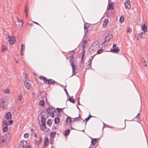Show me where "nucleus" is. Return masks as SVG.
I'll use <instances>...</instances> for the list:
<instances>
[{"mask_svg": "<svg viewBox=\"0 0 148 148\" xmlns=\"http://www.w3.org/2000/svg\"><path fill=\"white\" fill-rule=\"evenodd\" d=\"M39 78L41 80H43V82L49 85L51 84L53 85L55 83H57L56 82L52 79H47L45 77H43L42 76H40Z\"/></svg>", "mask_w": 148, "mask_h": 148, "instance_id": "obj_1", "label": "nucleus"}, {"mask_svg": "<svg viewBox=\"0 0 148 148\" xmlns=\"http://www.w3.org/2000/svg\"><path fill=\"white\" fill-rule=\"evenodd\" d=\"M106 38H105V40L104 41L102 42L101 45L104 44L107 45L108 43V42L112 38V35H109V34H106Z\"/></svg>", "mask_w": 148, "mask_h": 148, "instance_id": "obj_2", "label": "nucleus"}, {"mask_svg": "<svg viewBox=\"0 0 148 148\" xmlns=\"http://www.w3.org/2000/svg\"><path fill=\"white\" fill-rule=\"evenodd\" d=\"M116 45L114 44L113 45V49H110L111 52L114 53H118L120 51L118 47H116Z\"/></svg>", "mask_w": 148, "mask_h": 148, "instance_id": "obj_3", "label": "nucleus"}, {"mask_svg": "<svg viewBox=\"0 0 148 148\" xmlns=\"http://www.w3.org/2000/svg\"><path fill=\"white\" fill-rule=\"evenodd\" d=\"M130 0L126 1L125 3V8L129 10L131 8V6L130 4Z\"/></svg>", "mask_w": 148, "mask_h": 148, "instance_id": "obj_4", "label": "nucleus"}, {"mask_svg": "<svg viewBox=\"0 0 148 148\" xmlns=\"http://www.w3.org/2000/svg\"><path fill=\"white\" fill-rule=\"evenodd\" d=\"M8 38H10L8 40L9 43L10 44L12 45L15 42V38L14 37H10L9 36L8 37Z\"/></svg>", "mask_w": 148, "mask_h": 148, "instance_id": "obj_5", "label": "nucleus"}, {"mask_svg": "<svg viewBox=\"0 0 148 148\" xmlns=\"http://www.w3.org/2000/svg\"><path fill=\"white\" fill-rule=\"evenodd\" d=\"M47 112L48 114H50L51 112H56L55 109L54 108L49 107L47 109Z\"/></svg>", "mask_w": 148, "mask_h": 148, "instance_id": "obj_6", "label": "nucleus"}, {"mask_svg": "<svg viewBox=\"0 0 148 148\" xmlns=\"http://www.w3.org/2000/svg\"><path fill=\"white\" fill-rule=\"evenodd\" d=\"M40 129H42V131H44L46 132H48V130L49 129H47V130L46 125L45 124L44 121L43 122V123H42V126H41Z\"/></svg>", "mask_w": 148, "mask_h": 148, "instance_id": "obj_7", "label": "nucleus"}, {"mask_svg": "<svg viewBox=\"0 0 148 148\" xmlns=\"http://www.w3.org/2000/svg\"><path fill=\"white\" fill-rule=\"evenodd\" d=\"M24 84L25 87L27 89L29 90L31 88V86L30 83L26 82H24Z\"/></svg>", "mask_w": 148, "mask_h": 148, "instance_id": "obj_8", "label": "nucleus"}, {"mask_svg": "<svg viewBox=\"0 0 148 148\" xmlns=\"http://www.w3.org/2000/svg\"><path fill=\"white\" fill-rule=\"evenodd\" d=\"M12 115L10 112L6 113L5 115V117L6 119H11L12 118Z\"/></svg>", "mask_w": 148, "mask_h": 148, "instance_id": "obj_9", "label": "nucleus"}, {"mask_svg": "<svg viewBox=\"0 0 148 148\" xmlns=\"http://www.w3.org/2000/svg\"><path fill=\"white\" fill-rule=\"evenodd\" d=\"M49 142V141L48 138L47 137L45 138L44 144V146L45 147L48 146Z\"/></svg>", "mask_w": 148, "mask_h": 148, "instance_id": "obj_10", "label": "nucleus"}, {"mask_svg": "<svg viewBox=\"0 0 148 148\" xmlns=\"http://www.w3.org/2000/svg\"><path fill=\"white\" fill-rule=\"evenodd\" d=\"M4 101L3 100H1L0 101V107H2V108H4L6 106L4 104Z\"/></svg>", "mask_w": 148, "mask_h": 148, "instance_id": "obj_11", "label": "nucleus"}, {"mask_svg": "<svg viewBox=\"0 0 148 148\" xmlns=\"http://www.w3.org/2000/svg\"><path fill=\"white\" fill-rule=\"evenodd\" d=\"M108 20L107 19H105L103 21V24L102 25L103 27H105L107 25V24L108 23Z\"/></svg>", "mask_w": 148, "mask_h": 148, "instance_id": "obj_12", "label": "nucleus"}, {"mask_svg": "<svg viewBox=\"0 0 148 148\" xmlns=\"http://www.w3.org/2000/svg\"><path fill=\"white\" fill-rule=\"evenodd\" d=\"M73 54H71V56H70V59L69 60V61L71 64L72 63V62L73 63L75 62L74 61V57L73 56Z\"/></svg>", "mask_w": 148, "mask_h": 148, "instance_id": "obj_13", "label": "nucleus"}, {"mask_svg": "<svg viewBox=\"0 0 148 148\" xmlns=\"http://www.w3.org/2000/svg\"><path fill=\"white\" fill-rule=\"evenodd\" d=\"M114 8V6L112 3H110L109 4L108 7V9L110 10H112Z\"/></svg>", "mask_w": 148, "mask_h": 148, "instance_id": "obj_14", "label": "nucleus"}, {"mask_svg": "<svg viewBox=\"0 0 148 148\" xmlns=\"http://www.w3.org/2000/svg\"><path fill=\"white\" fill-rule=\"evenodd\" d=\"M70 130L69 129H68L64 131V135L65 136H66L69 135Z\"/></svg>", "mask_w": 148, "mask_h": 148, "instance_id": "obj_15", "label": "nucleus"}, {"mask_svg": "<svg viewBox=\"0 0 148 148\" xmlns=\"http://www.w3.org/2000/svg\"><path fill=\"white\" fill-rule=\"evenodd\" d=\"M142 29V30L144 31V32H147V27L145 25H144L143 26Z\"/></svg>", "mask_w": 148, "mask_h": 148, "instance_id": "obj_16", "label": "nucleus"}, {"mask_svg": "<svg viewBox=\"0 0 148 148\" xmlns=\"http://www.w3.org/2000/svg\"><path fill=\"white\" fill-rule=\"evenodd\" d=\"M97 142V139L96 138L93 139L91 141L92 144L93 145H95Z\"/></svg>", "mask_w": 148, "mask_h": 148, "instance_id": "obj_17", "label": "nucleus"}, {"mask_svg": "<svg viewBox=\"0 0 148 148\" xmlns=\"http://www.w3.org/2000/svg\"><path fill=\"white\" fill-rule=\"evenodd\" d=\"M25 8L24 11L26 14V17H27L28 16V13L27 12L28 10L27 9V6H26L25 7Z\"/></svg>", "mask_w": 148, "mask_h": 148, "instance_id": "obj_18", "label": "nucleus"}, {"mask_svg": "<svg viewBox=\"0 0 148 148\" xmlns=\"http://www.w3.org/2000/svg\"><path fill=\"white\" fill-rule=\"evenodd\" d=\"M40 106H43L44 105V101L43 100H42L40 101L39 103Z\"/></svg>", "mask_w": 148, "mask_h": 148, "instance_id": "obj_19", "label": "nucleus"}, {"mask_svg": "<svg viewBox=\"0 0 148 148\" xmlns=\"http://www.w3.org/2000/svg\"><path fill=\"white\" fill-rule=\"evenodd\" d=\"M51 120L49 119L47 122V125L49 126H50L52 124Z\"/></svg>", "mask_w": 148, "mask_h": 148, "instance_id": "obj_20", "label": "nucleus"}, {"mask_svg": "<svg viewBox=\"0 0 148 148\" xmlns=\"http://www.w3.org/2000/svg\"><path fill=\"white\" fill-rule=\"evenodd\" d=\"M55 123L58 124L59 123V119L58 117L54 119Z\"/></svg>", "mask_w": 148, "mask_h": 148, "instance_id": "obj_21", "label": "nucleus"}, {"mask_svg": "<svg viewBox=\"0 0 148 148\" xmlns=\"http://www.w3.org/2000/svg\"><path fill=\"white\" fill-rule=\"evenodd\" d=\"M76 67L74 68H73L72 69V73H73V74H72V75H74L76 73H77V72H76Z\"/></svg>", "mask_w": 148, "mask_h": 148, "instance_id": "obj_22", "label": "nucleus"}, {"mask_svg": "<svg viewBox=\"0 0 148 148\" xmlns=\"http://www.w3.org/2000/svg\"><path fill=\"white\" fill-rule=\"evenodd\" d=\"M86 43H87V42H86V40H84L83 42V44L82 45V47H83V48L85 47Z\"/></svg>", "mask_w": 148, "mask_h": 148, "instance_id": "obj_23", "label": "nucleus"}, {"mask_svg": "<svg viewBox=\"0 0 148 148\" xmlns=\"http://www.w3.org/2000/svg\"><path fill=\"white\" fill-rule=\"evenodd\" d=\"M124 17L122 16H121L120 17V19H119V21H120V23H123L124 21Z\"/></svg>", "mask_w": 148, "mask_h": 148, "instance_id": "obj_24", "label": "nucleus"}, {"mask_svg": "<svg viewBox=\"0 0 148 148\" xmlns=\"http://www.w3.org/2000/svg\"><path fill=\"white\" fill-rule=\"evenodd\" d=\"M41 121L42 122V123H43V122L44 121V122H45V121H46V119H44V116L43 115H42L41 116Z\"/></svg>", "mask_w": 148, "mask_h": 148, "instance_id": "obj_25", "label": "nucleus"}, {"mask_svg": "<svg viewBox=\"0 0 148 148\" xmlns=\"http://www.w3.org/2000/svg\"><path fill=\"white\" fill-rule=\"evenodd\" d=\"M8 130V127L7 126H5V127H3L2 131L3 132H6Z\"/></svg>", "mask_w": 148, "mask_h": 148, "instance_id": "obj_26", "label": "nucleus"}, {"mask_svg": "<svg viewBox=\"0 0 148 148\" xmlns=\"http://www.w3.org/2000/svg\"><path fill=\"white\" fill-rule=\"evenodd\" d=\"M25 46L23 44H22L21 45V52H22L23 50L25 49Z\"/></svg>", "mask_w": 148, "mask_h": 148, "instance_id": "obj_27", "label": "nucleus"}, {"mask_svg": "<svg viewBox=\"0 0 148 148\" xmlns=\"http://www.w3.org/2000/svg\"><path fill=\"white\" fill-rule=\"evenodd\" d=\"M71 120L70 118V117L67 118L66 119V124H67V123H68H68H70L71 122Z\"/></svg>", "mask_w": 148, "mask_h": 148, "instance_id": "obj_28", "label": "nucleus"}, {"mask_svg": "<svg viewBox=\"0 0 148 148\" xmlns=\"http://www.w3.org/2000/svg\"><path fill=\"white\" fill-rule=\"evenodd\" d=\"M56 132H51L50 134L51 136H53L56 135Z\"/></svg>", "mask_w": 148, "mask_h": 148, "instance_id": "obj_29", "label": "nucleus"}, {"mask_svg": "<svg viewBox=\"0 0 148 148\" xmlns=\"http://www.w3.org/2000/svg\"><path fill=\"white\" fill-rule=\"evenodd\" d=\"M80 114H79V116L78 117H77L74 118V121H79V120L78 119V118L80 117Z\"/></svg>", "mask_w": 148, "mask_h": 148, "instance_id": "obj_30", "label": "nucleus"}, {"mask_svg": "<svg viewBox=\"0 0 148 148\" xmlns=\"http://www.w3.org/2000/svg\"><path fill=\"white\" fill-rule=\"evenodd\" d=\"M69 101L73 103H74L75 102V101L74 99H73L72 98H71V97H70L69 98Z\"/></svg>", "mask_w": 148, "mask_h": 148, "instance_id": "obj_31", "label": "nucleus"}, {"mask_svg": "<svg viewBox=\"0 0 148 148\" xmlns=\"http://www.w3.org/2000/svg\"><path fill=\"white\" fill-rule=\"evenodd\" d=\"M21 147H22L23 148H25V145L24 144H19V145L18 148H20Z\"/></svg>", "mask_w": 148, "mask_h": 148, "instance_id": "obj_32", "label": "nucleus"}, {"mask_svg": "<svg viewBox=\"0 0 148 148\" xmlns=\"http://www.w3.org/2000/svg\"><path fill=\"white\" fill-rule=\"evenodd\" d=\"M103 50V49H100L98 50L97 51V53L99 54L101 53L102 52Z\"/></svg>", "mask_w": 148, "mask_h": 148, "instance_id": "obj_33", "label": "nucleus"}, {"mask_svg": "<svg viewBox=\"0 0 148 148\" xmlns=\"http://www.w3.org/2000/svg\"><path fill=\"white\" fill-rule=\"evenodd\" d=\"M92 117V116L91 115H89L88 117L85 119V120L86 121H88Z\"/></svg>", "mask_w": 148, "mask_h": 148, "instance_id": "obj_34", "label": "nucleus"}, {"mask_svg": "<svg viewBox=\"0 0 148 148\" xmlns=\"http://www.w3.org/2000/svg\"><path fill=\"white\" fill-rule=\"evenodd\" d=\"M17 20L18 22V23H21V25H22V26L23 24V22L19 18H18Z\"/></svg>", "mask_w": 148, "mask_h": 148, "instance_id": "obj_35", "label": "nucleus"}, {"mask_svg": "<svg viewBox=\"0 0 148 148\" xmlns=\"http://www.w3.org/2000/svg\"><path fill=\"white\" fill-rule=\"evenodd\" d=\"M23 98L22 96L21 95H19L18 97V100L19 101H21Z\"/></svg>", "mask_w": 148, "mask_h": 148, "instance_id": "obj_36", "label": "nucleus"}, {"mask_svg": "<svg viewBox=\"0 0 148 148\" xmlns=\"http://www.w3.org/2000/svg\"><path fill=\"white\" fill-rule=\"evenodd\" d=\"M71 64V66L72 67V69L73 68H74L76 67L75 66V62L73 63L72 62V63Z\"/></svg>", "mask_w": 148, "mask_h": 148, "instance_id": "obj_37", "label": "nucleus"}, {"mask_svg": "<svg viewBox=\"0 0 148 148\" xmlns=\"http://www.w3.org/2000/svg\"><path fill=\"white\" fill-rule=\"evenodd\" d=\"M141 62L142 63H145L146 62L144 58H142L141 59Z\"/></svg>", "mask_w": 148, "mask_h": 148, "instance_id": "obj_38", "label": "nucleus"}, {"mask_svg": "<svg viewBox=\"0 0 148 148\" xmlns=\"http://www.w3.org/2000/svg\"><path fill=\"white\" fill-rule=\"evenodd\" d=\"M84 56V53H83L82 56V58H81V63L82 64H83V62H84V60H84V58H83Z\"/></svg>", "mask_w": 148, "mask_h": 148, "instance_id": "obj_39", "label": "nucleus"}, {"mask_svg": "<svg viewBox=\"0 0 148 148\" xmlns=\"http://www.w3.org/2000/svg\"><path fill=\"white\" fill-rule=\"evenodd\" d=\"M50 114V115L51 116V117L53 118L54 117V114L53 112H51Z\"/></svg>", "mask_w": 148, "mask_h": 148, "instance_id": "obj_40", "label": "nucleus"}, {"mask_svg": "<svg viewBox=\"0 0 148 148\" xmlns=\"http://www.w3.org/2000/svg\"><path fill=\"white\" fill-rule=\"evenodd\" d=\"M143 32H141V33H140V34H139L140 37L142 38V39H143L144 38V37H143Z\"/></svg>", "mask_w": 148, "mask_h": 148, "instance_id": "obj_41", "label": "nucleus"}, {"mask_svg": "<svg viewBox=\"0 0 148 148\" xmlns=\"http://www.w3.org/2000/svg\"><path fill=\"white\" fill-rule=\"evenodd\" d=\"M62 108H56V110H57V111L58 112H60L62 111Z\"/></svg>", "mask_w": 148, "mask_h": 148, "instance_id": "obj_42", "label": "nucleus"}, {"mask_svg": "<svg viewBox=\"0 0 148 148\" xmlns=\"http://www.w3.org/2000/svg\"><path fill=\"white\" fill-rule=\"evenodd\" d=\"M91 59H90L88 60V65L90 66H91Z\"/></svg>", "mask_w": 148, "mask_h": 148, "instance_id": "obj_43", "label": "nucleus"}, {"mask_svg": "<svg viewBox=\"0 0 148 148\" xmlns=\"http://www.w3.org/2000/svg\"><path fill=\"white\" fill-rule=\"evenodd\" d=\"M4 92L5 93H9V89H7L5 90Z\"/></svg>", "mask_w": 148, "mask_h": 148, "instance_id": "obj_44", "label": "nucleus"}, {"mask_svg": "<svg viewBox=\"0 0 148 148\" xmlns=\"http://www.w3.org/2000/svg\"><path fill=\"white\" fill-rule=\"evenodd\" d=\"M6 49V48L4 47H2V51H5Z\"/></svg>", "mask_w": 148, "mask_h": 148, "instance_id": "obj_45", "label": "nucleus"}, {"mask_svg": "<svg viewBox=\"0 0 148 148\" xmlns=\"http://www.w3.org/2000/svg\"><path fill=\"white\" fill-rule=\"evenodd\" d=\"M28 134L27 133H25V134L24 135V137L25 138H28Z\"/></svg>", "mask_w": 148, "mask_h": 148, "instance_id": "obj_46", "label": "nucleus"}, {"mask_svg": "<svg viewBox=\"0 0 148 148\" xmlns=\"http://www.w3.org/2000/svg\"><path fill=\"white\" fill-rule=\"evenodd\" d=\"M132 30L130 28H127V32H131Z\"/></svg>", "mask_w": 148, "mask_h": 148, "instance_id": "obj_47", "label": "nucleus"}, {"mask_svg": "<svg viewBox=\"0 0 148 148\" xmlns=\"http://www.w3.org/2000/svg\"><path fill=\"white\" fill-rule=\"evenodd\" d=\"M39 140H40L39 141V143H40L42 142V137L40 136L39 137Z\"/></svg>", "mask_w": 148, "mask_h": 148, "instance_id": "obj_48", "label": "nucleus"}, {"mask_svg": "<svg viewBox=\"0 0 148 148\" xmlns=\"http://www.w3.org/2000/svg\"><path fill=\"white\" fill-rule=\"evenodd\" d=\"M13 121L12 120H11L10 121L9 123H10V125L12 124V123H13Z\"/></svg>", "mask_w": 148, "mask_h": 148, "instance_id": "obj_49", "label": "nucleus"}, {"mask_svg": "<svg viewBox=\"0 0 148 148\" xmlns=\"http://www.w3.org/2000/svg\"><path fill=\"white\" fill-rule=\"evenodd\" d=\"M140 114L139 113H138V114L136 116V118H138V119H139V118H140Z\"/></svg>", "mask_w": 148, "mask_h": 148, "instance_id": "obj_50", "label": "nucleus"}, {"mask_svg": "<svg viewBox=\"0 0 148 148\" xmlns=\"http://www.w3.org/2000/svg\"><path fill=\"white\" fill-rule=\"evenodd\" d=\"M25 148H31V147L29 145H27V146H25Z\"/></svg>", "mask_w": 148, "mask_h": 148, "instance_id": "obj_51", "label": "nucleus"}, {"mask_svg": "<svg viewBox=\"0 0 148 148\" xmlns=\"http://www.w3.org/2000/svg\"><path fill=\"white\" fill-rule=\"evenodd\" d=\"M33 23L37 25H40V26H41V25L39 24L38 23L36 22H35V21H33Z\"/></svg>", "mask_w": 148, "mask_h": 148, "instance_id": "obj_52", "label": "nucleus"}, {"mask_svg": "<svg viewBox=\"0 0 148 148\" xmlns=\"http://www.w3.org/2000/svg\"><path fill=\"white\" fill-rule=\"evenodd\" d=\"M64 91H65V92H66V95H68H68H69V94H68V92H67V90H66V89H64Z\"/></svg>", "mask_w": 148, "mask_h": 148, "instance_id": "obj_53", "label": "nucleus"}, {"mask_svg": "<svg viewBox=\"0 0 148 148\" xmlns=\"http://www.w3.org/2000/svg\"><path fill=\"white\" fill-rule=\"evenodd\" d=\"M56 126H54L53 127H52V129L53 130H54L55 129H56Z\"/></svg>", "mask_w": 148, "mask_h": 148, "instance_id": "obj_54", "label": "nucleus"}, {"mask_svg": "<svg viewBox=\"0 0 148 148\" xmlns=\"http://www.w3.org/2000/svg\"><path fill=\"white\" fill-rule=\"evenodd\" d=\"M28 24L29 25V24H30V26L31 27H32L33 26V23H32L31 24H29V23H28Z\"/></svg>", "mask_w": 148, "mask_h": 148, "instance_id": "obj_55", "label": "nucleus"}, {"mask_svg": "<svg viewBox=\"0 0 148 148\" xmlns=\"http://www.w3.org/2000/svg\"><path fill=\"white\" fill-rule=\"evenodd\" d=\"M143 65L145 66H147V64L145 63L143 64Z\"/></svg>", "mask_w": 148, "mask_h": 148, "instance_id": "obj_56", "label": "nucleus"}, {"mask_svg": "<svg viewBox=\"0 0 148 148\" xmlns=\"http://www.w3.org/2000/svg\"><path fill=\"white\" fill-rule=\"evenodd\" d=\"M34 136L35 137V138H37V135L36 134H34Z\"/></svg>", "mask_w": 148, "mask_h": 148, "instance_id": "obj_57", "label": "nucleus"}, {"mask_svg": "<svg viewBox=\"0 0 148 148\" xmlns=\"http://www.w3.org/2000/svg\"><path fill=\"white\" fill-rule=\"evenodd\" d=\"M23 141H24V140H21V141H20V143H21L22 144H23Z\"/></svg>", "mask_w": 148, "mask_h": 148, "instance_id": "obj_58", "label": "nucleus"}, {"mask_svg": "<svg viewBox=\"0 0 148 148\" xmlns=\"http://www.w3.org/2000/svg\"><path fill=\"white\" fill-rule=\"evenodd\" d=\"M95 55V54L93 56H91V58L90 59H91V60H92L93 58V57H94V56Z\"/></svg>", "mask_w": 148, "mask_h": 148, "instance_id": "obj_59", "label": "nucleus"}, {"mask_svg": "<svg viewBox=\"0 0 148 148\" xmlns=\"http://www.w3.org/2000/svg\"><path fill=\"white\" fill-rule=\"evenodd\" d=\"M1 140H1V142H2V143H3V142H4V141H5V140H4V139H2H2H1Z\"/></svg>", "mask_w": 148, "mask_h": 148, "instance_id": "obj_60", "label": "nucleus"}, {"mask_svg": "<svg viewBox=\"0 0 148 148\" xmlns=\"http://www.w3.org/2000/svg\"><path fill=\"white\" fill-rule=\"evenodd\" d=\"M34 130L33 129H32L31 130V131L32 132H34Z\"/></svg>", "mask_w": 148, "mask_h": 148, "instance_id": "obj_61", "label": "nucleus"}, {"mask_svg": "<svg viewBox=\"0 0 148 148\" xmlns=\"http://www.w3.org/2000/svg\"><path fill=\"white\" fill-rule=\"evenodd\" d=\"M21 55L22 56L23 55V53H22V52H21Z\"/></svg>", "mask_w": 148, "mask_h": 148, "instance_id": "obj_62", "label": "nucleus"}, {"mask_svg": "<svg viewBox=\"0 0 148 148\" xmlns=\"http://www.w3.org/2000/svg\"><path fill=\"white\" fill-rule=\"evenodd\" d=\"M71 52H72V53H74L75 52V51H74V50H73L72 51H71Z\"/></svg>", "mask_w": 148, "mask_h": 148, "instance_id": "obj_63", "label": "nucleus"}, {"mask_svg": "<svg viewBox=\"0 0 148 148\" xmlns=\"http://www.w3.org/2000/svg\"><path fill=\"white\" fill-rule=\"evenodd\" d=\"M78 105H80L79 101H78Z\"/></svg>", "mask_w": 148, "mask_h": 148, "instance_id": "obj_64", "label": "nucleus"}]
</instances>
